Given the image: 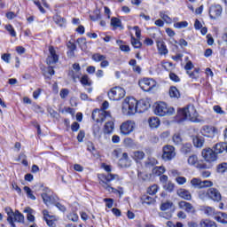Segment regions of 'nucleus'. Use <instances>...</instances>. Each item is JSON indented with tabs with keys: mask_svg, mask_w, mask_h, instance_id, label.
Wrapping results in <instances>:
<instances>
[{
	"mask_svg": "<svg viewBox=\"0 0 227 227\" xmlns=\"http://www.w3.org/2000/svg\"><path fill=\"white\" fill-rule=\"evenodd\" d=\"M179 114L184 120H188V121H192V123H201V121H203V119L200 118L196 107L192 105H189L186 107L180 109Z\"/></svg>",
	"mask_w": 227,
	"mask_h": 227,
	"instance_id": "f257e3e1",
	"label": "nucleus"
},
{
	"mask_svg": "<svg viewBox=\"0 0 227 227\" xmlns=\"http://www.w3.org/2000/svg\"><path fill=\"white\" fill-rule=\"evenodd\" d=\"M99 184L107 191L108 192H113L114 194H120V191H118L116 188L111 186L109 184L110 182H113V180H118V175L108 173L106 174H99L98 175Z\"/></svg>",
	"mask_w": 227,
	"mask_h": 227,
	"instance_id": "f03ea898",
	"label": "nucleus"
},
{
	"mask_svg": "<svg viewBox=\"0 0 227 227\" xmlns=\"http://www.w3.org/2000/svg\"><path fill=\"white\" fill-rule=\"evenodd\" d=\"M122 113L126 116H132L137 113V100L134 98H126L122 102Z\"/></svg>",
	"mask_w": 227,
	"mask_h": 227,
	"instance_id": "7ed1b4c3",
	"label": "nucleus"
},
{
	"mask_svg": "<svg viewBox=\"0 0 227 227\" xmlns=\"http://www.w3.org/2000/svg\"><path fill=\"white\" fill-rule=\"evenodd\" d=\"M154 114L157 116H173L175 114V108L168 106L164 102H160L154 105Z\"/></svg>",
	"mask_w": 227,
	"mask_h": 227,
	"instance_id": "20e7f679",
	"label": "nucleus"
},
{
	"mask_svg": "<svg viewBox=\"0 0 227 227\" xmlns=\"http://www.w3.org/2000/svg\"><path fill=\"white\" fill-rule=\"evenodd\" d=\"M138 86L143 91H152L157 87V82L153 78H143L138 82Z\"/></svg>",
	"mask_w": 227,
	"mask_h": 227,
	"instance_id": "39448f33",
	"label": "nucleus"
},
{
	"mask_svg": "<svg viewBox=\"0 0 227 227\" xmlns=\"http://www.w3.org/2000/svg\"><path fill=\"white\" fill-rule=\"evenodd\" d=\"M110 114L111 113L105 111L104 109H96L92 112L91 118L94 121H97V123H103V121L107 120V116Z\"/></svg>",
	"mask_w": 227,
	"mask_h": 227,
	"instance_id": "423d86ee",
	"label": "nucleus"
},
{
	"mask_svg": "<svg viewBox=\"0 0 227 227\" xmlns=\"http://www.w3.org/2000/svg\"><path fill=\"white\" fill-rule=\"evenodd\" d=\"M162 156L163 160H173L176 157V152L175 151V146L173 145H164L162 148Z\"/></svg>",
	"mask_w": 227,
	"mask_h": 227,
	"instance_id": "0eeeda50",
	"label": "nucleus"
},
{
	"mask_svg": "<svg viewBox=\"0 0 227 227\" xmlns=\"http://www.w3.org/2000/svg\"><path fill=\"white\" fill-rule=\"evenodd\" d=\"M134 129H136V122L133 121H126L122 122L120 127L121 134H122V136H130V134L134 132Z\"/></svg>",
	"mask_w": 227,
	"mask_h": 227,
	"instance_id": "6e6552de",
	"label": "nucleus"
},
{
	"mask_svg": "<svg viewBox=\"0 0 227 227\" xmlns=\"http://www.w3.org/2000/svg\"><path fill=\"white\" fill-rule=\"evenodd\" d=\"M191 184L194 189H207L212 187L214 183L208 180L201 181V179L194 177L191 180Z\"/></svg>",
	"mask_w": 227,
	"mask_h": 227,
	"instance_id": "1a4fd4ad",
	"label": "nucleus"
},
{
	"mask_svg": "<svg viewBox=\"0 0 227 227\" xmlns=\"http://www.w3.org/2000/svg\"><path fill=\"white\" fill-rule=\"evenodd\" d=\"M110 100H121L125 97V90L121 87H114L108 92Z\"/></svg>",
	"mask_w": 227,
	"mask_h": 227,
	"instance_id": "9d476101",
	"label": "nucleus"
},
{
	"mask_svg": "<svg viewBox=\"0 0 227 227\" xmlns=\"http://www.w3.org/2000/svg\"><path fill=\"white\" fill-rule=\"evenodd\" d=\"M201 155L206 162H215L217 156L212 148H205L202 150Z\"/></svg>",
	"mask_w": 227,
	"mask_h": 227,
	"instance_id": "9b49d317",
	"label": "nucleus"
},
{
	"mask_svg": "<svg viewBox=\"0 0 227 227\" xmlns=\"http://www.w3.org/2000/svg\"><path fill=\"white\" fill-rule=\"evenodd\" d=\"M200 133L205 137H210L213 139V137H215V134H217V129L215 127L205 125L201 128Z\"/></svg>",
	"mask_w": 227,
	"mask_h": 227,
	"instance_id": "f8f14e48",
	"label": "nucleus"
},
{
	"mask_svg": "<svg viewBox=\"0 0 227 227\" xmlns=\"http://www.w3.org/2000/svg\"><path fill=\"white\" fill-rule=\"evenodd\" d=\"M106 124L103 128L104 134H113L114 130V118L110 114L106 116Z\"/></svg>",
	"mask_w": 227,
	"mask_h": 227,
	"instance_id": "ddd939ff",
	"label": "nucleus"
},
{
	"mask_svg": "<svg viewBox=\"0 0 227 227\" xmlns=\"http://www.w3.org/2000/svg\"><path fill=\"white\" fill-rule=\"evenodd\" d=\"M50 55L46 59L47 65H54V63H58L59 61V55L56 52V50L53 46L49 47Z\"/></svg>",
	"mask_w": 227,
	"mask_h": 227,
	"instance_id": "4468645a",
	"label": "nucleus"
},
{
	"mask_svg": "<svg viewBox=\"0 0 227 227\" xmlns=\"http://www.w3.org/2000/svg\"><path fill=\"white\" fill-rule=\"evenodd\" d=\"M188 164L190 166H193V168H197L198 169H206L207 168V164L200 161V160H198V156L195 154L188 158Z\"/></svg>",
	"mask_w": 227,
	"mask_h": 227,
	"instance_id": "2eb2a0df",
	"label": "nucleus"
},
{
	"mask_svg": "<svg viewBox=\"0 0 227 227\" xmlns=\"http://www.w3.org/2000/svg\"><path fill=\"white\" fill-rule=\"evenodd\" d=\"M207 194H208V200H212V201H221L223 200V197L221 196V192L217 188H209L207 190Z\"/></svg>",
	"mask_w": 227,
	"mask_h": 227,
	"instance_id": "dca6fc26",
	"label": "nucleus"
},
{
	"mask_svg": "<svg viewBox=\"0 0 227 227\" xmlns=\"http://www.w3.org/2000/svg\"><path fill=\"white\" fill-rule=\"evenodd\" d=\"M222 13H223V7L220 4L213 5L209 9V17L214 20L215 19H218V17H221Z\"/></svg>",
	"mask_w": 227,
	"mask_h": 227,
	"instance_id": "f3484780",
	"label": "nucleus"
},
{
	"mask_svg": "<svg viewBox=\"0 0 227 227\" xmlns=\"http://www.w3.org/2000/svg\"><path fill=\"white\" fill-rule=\"evenodd\" d=\"M44 220L50 227H56V216L49 215V211L44 209L43 211Z\"/></svg>",
	"mask_w": 227,
	"mask_h": 227,
	"instance_id": "a211bd4d",
	"label": "nucleus"
},
{
	"mask_svg": "<svg viewBox=\"0 0 227 227\" xmlns=\"http://www.w3.org/2000/svg\"><path fill=\"white\" fill-rule=\"evenodd\" d=\"M132 160L129 159V154L127 153H122V157L119 160V166L121 168H130Z\"/></svg>",
	"mask_w": 227,
	"mask_h": 227,
	"instance_id": "6ab92c4d",
	"label": "nucleus"
},
{
	"mask_svg": "<svg viewBox=\"0 0 227 227\" xmlns=\"http://www.w3.org/2000/svg\"><path fill=\"white\" fill-rule=\"evenodd\" d=\"M176 194L177 196H179V198L186 200L187 201H191L192 200V195L191 194V192L185 189L181 188L177 190Z\"/></svg>",
	"mask_w": 227,
	"mask_h": 227,
	"instance_id": "aec40b11",
	"label": "nucleus"
},
{
	"mask_svg": "<svg viewBox=\"0 0 227 227\" xmlns=\"http://www.w3.org/2000/svg\"><path fill=\"white\" fill-rule=\"evenodd\" d=\"M156 44L160 56H166L168 52L166 43L163 41H157Z\"/></svg>",
	"mask_w": 227,
	"mask_h": 227,
	"instance_id": "412c9836",
	"label": "nucleus"
},
{
	"mask_svg": "<svg viewBox=\"0 0 227 227\" xmlns=\"http://www.w3.org/2000/svg\"><path fill=\"white\" fill-rule=\"evenodd\" d=\"M5 214H7L8 217H7V222L9 223V224H11L12 227H17V225H15V222L13 221V215L15 214V212H13V209H12V207H5L4 208Z\"/></svg>",
	"mask_w": 227,
	"mask_h": 227,
	"instance_id": "4be33fe9",
	"label": "nucleus"
},
{
	"mask_svg": "<svg viewBox=\"0 0 227 227\" xmlns=\"http://www.w3.org/2000/svg\"><path fill=\"white\" fill-rule=\"evenodd\" d=\"M150 105L145 100L137 101V113H145L148 111Z\"/></svg>",
	"mask_w": 227,
	"mask_h": 227,
	"instance_id": "5701e85b",
	"label": "nucleus"
},
{
	"mask_svg": "<svg viewBox=\"0 0 227 227\" xmlns=\"http://www.w3.org/2000/svg\"><path fill=\"white\" fill-rule=\"evenodd\" d=\"M131 157L136 162H141L145 159V152L143 151H135L132 153Z\"/></svg>",
	"mask_w": 227,
	"mask_h": 227,
	"instance_id": "b1692460",
	"label": "nucleus"
},
{
	"mask_svg": "<svg viewBox=\"0 0 227 227\" xmlns=\"http://www.w3.org/2000/svg\"><path fill=\"white\" fill-rule=\"evenodd\" d=\"M215 221L221 223L222 224H227V214L219 212L215 215Z\"/></svg>",
	"mask_w": 227,
	"mask_h": 227,
	"instance_id": "393cba45",
	"label": "nucleus"
},
{
	"mask_svg": "<svg viewBox=\"0 0 227 227\" xmlns=\"http://www.w3.org/2000/svg\"><path fill=\"white\" fill-rule=\"evenodd\" d=\"M178 205H179V207L185 210V212H193L194 211V207H192V204H191L189 202H185V201L182 200L178 203Z\"/></svg>",
	"mask_w": 227,
	"mask_h": 227,
	"instance_id": "a878e982",
	"label": "nucleus"
},
{
	"mask_svg": "<svg viewBox=\"0 0 227 227\" xmlns=\"http://www.w3.org/2000/svg\"><path fill=\"white\" fill-rule=\"evenodd\" d=\"M149 127L151 129H159L160 125V120L158 117H151L148 120Z\"/></svg>",
	"mask_w": 227,
	"mask_h": 227,
	"instance_id": "bb28decb",
	"label": "nucleus"
},
{
	"mask_svg": "<svg viewBox=\"0 0 227 227\" xmlns=\"http://www.w3.org/2000/svg\"><path fill=\"white\" fill-rule=\"evenodd\" d=\"M42 198H43V203H45V205H47L49 207V205H52V203H54V197L48 194V193H42Z\"/></svg>",
	"mask_w": 227,
	"mask_h": 227,
	"instance_id": "cd10ccee",
	"label": "nucleus"
},
{
	"mask_svg": "<svg viewBox=\"0 0 227 227\" xmlns=\"http://www.w3.org/2000/svg\"><path fill=\"white\" fill-rule=\"evenodd\" d=\"M200 227H217V223L212 220L203 219L200 223Z\"/></svg>",
	"mask_w": 227,
	"mask_h": 227,
	"instance_id": "c85d7f7f",
	"label": "nucleus"
},
{
	"mask_svg": "<svg viewBox=\"0 0 227 227\" xmlns=\"http://www.w3.org/2000/svg\"><path fill=\"white\" fill-rule=\"evenodd\" d=\"M13 217L15 223H20L21 224H24V215H22V213H20L19 210L14 212L12 218Z\"/></svg>",
	"mask_w": 227,
	"mask_h": 227,
	"instance_id": "c756f323",
	"label": "nucleus"
},
{
	"mask_svg": "<svg viewBox=\"0 0 227 227\" xmlns=\"http://www.w3.org/2000/svg\"><path fill=\"white\" fill-rule=\"evenodd\" d=\"M224 148H226V143H218L214 146V151L215 155L218 153H223L224 152Z\"/></svg>",
	"mask_w": 227,
	"mask_h": 227,
	"instance_id": "7c9ffc66",
	"label": "nucleus"
},
{
	"mask_svg": "<svg viewBox=\"0 0 227 227\" xmlns=\"http://www.w3.org/2000/svg\"><path fill=\"white\" fill-rule=\"evenodd\" d=\"M141 200L143 205H153V203H155V199L148 195H143Z\"/></svg>",
	"mask_w": 227,
	"mask_h": 227,
	"instance_id": "2f4dec72",
	"label": "nucleus"
},
{
	"mask_svg": "<svg viewBox=\"0 0 227 227\" xmlns=\"http://www.w3.org/2000/svg\"><path fill=\"white\" fill-rule=\"evenodd\" d=\"M81 75H82L81 71H79V74L75 70H71L68 73V76L71 77L74 82H77V79H81Z\"/></svg>",
	"mask_w": 227,
	"mask_h": 227,
	"instance_id": "473e14b6",
	"label": "nucleus"
},
{
	"mask_svg": "<svg viewBox=\"0 0 227 227\" xmlns=\"http://www.w3.org/2000/svg\"><path fill=\"white\" fill-rule=\"evenodd\" d=\"M53 20L55 22V24H57L58 26H59L60 27H63V26H65V24L67 23V21L65 20V19H63L61 16L59 15H55L53 16Z\"/></svg>",
	"mask_w": 227,
	"mask_h": 227,
	"instance_id": "72a5a7b5",
	"label": "nucleus"
},
{
	"mask_svg": "<svg viewBox=\"0 0 227 227\" xmlns=\"http://www.w3.org/2000/svg\"><path fill=\"white\" fill-rule=\"evenodd\" d=\"M169 96L171 98H180V91L176 87H170L169 89Z\"/></svg>",
	"mask_w": 227,
	"mask_h": 227,
	"instance_id": "f704fd0d",
	"label": "nucleus"
},
{
	"mask_svg": "<svg viewBox=\"0 0 227 227\" xmlns=\"http://www.w3.org/2000/svg\"><path fill=\"white\" fill-rule=\"evenodd\" d=\"M92 59L96 63H101L102 61H104V59H107V57H106V55H102L100 53H95L92 55Z\"/></svg>",
	"mask_w": 227,
	"mask_h": 227,
	"instance_id": "c9c22d12",
	"label": "nucleus"
},
{
	"mask_svg": "<svg viewBox=\"0 0 227 227\" xmlns=\"http://www.w3.org/2000/svg\"><path fill=\"white\" fill-rule=\"evenodd\" d=\"M166 173V168L164 167H155L153 169V175L155 176H160V175H164Z\"/></svg>",
	"mask_w": 227,
	"mask_h": 227,
	"instance_id": "e433bc0d",
	"label": "nucleus"
},
{
	"mask_svg": "<svg viewBox=\"0 0 227 227\" xmlns=\"http://www.w3.org/2000/svg\"><path fill=\"white\" fill-rule=\"evenodd\" d=\"M76 43H78L82 51H86V49H88V43L86 42V38H78Z\"/></svg>",
	"mask_w": 227,
	"mask_h": 227,
	"instance_id": "4c0bfd02",
	"label": "nucleus"
},
{
	"mask_svg": "<svg viewBox=\"0 0 227 227\" xmlns=\"http://www.w3.org/2000/svg\"><path fill=\"white\" fill-rule=\"evenodd\" d=\"M25 214H27V221H30V223H33L35 221V215H33V209L31 207H26L24 209Z\"/></svg>",
	"mask_w": 227,
	"mask_h": 227,
	"instance_id": "58836bf2",
	"label": "nucleus"
},
{
	"mask_svg": "<svg viewBox=\"0 0 227 227\" xmlns=\"http://www.w3.org/2000/svg\"><path fill=\"white\" fill-rule=\"evenodd\" d=\"M205 144V140L203 138L195 137L193 139V145L196 148H203V145Z\"/></svg>",
	"mask_w": 227,
	"mask_h": 227,
	"instance_id": "ea45409f",
	"label": "nucleus"
},
{
	"mask_svg": "<svg viewBox=\"0 0 227 227\" xmlns=\"http://www.w3.org/2000/svg\"><path fill=\"white\" fill-rule=\"evenodd\" d=\"M111 26H113V27H114L115 29L117 27H121V20L118 18H112Z\"/></svg>",
	"mask_w": 227,
	"mask_h": 227,
	"instance_id": "a19ab883",
	"label": "nucleus"
},
{
	"mask_svg": "<svg viewBox=\"0 0 227 227\" xmlns=\"http://www.w3.org/2000/svg\"><path fill=\"white\" fill-rule=\"evenodd\" d=\"M163 187L165 191H168V192H173V191L175 190V184H173L171 181H168L165 184H163Z\"/></svg>",
	"mask_w": 227,
	"mask_h": 227,
	"instance_id": "79ce46f5",
	"label": "nucleus"
},
{
	"mask_svg": "<svg viewBox=\"0 0 227 227\" xmlns=\"http://www.w3.org/2000/svg\"><path fill=\"white\" fill-rule=\"evenodd\" d=\"M187 74L191 79H198L200 77V68H195L193 72H187Z\"/></svg>",
	"mask_w": 227,
	"mask_h": 227,
	"instance_id": "37998d69",
	"label": "nucleus"
},
{
	"mask_svg": "<svg viewBox=\"0 0 227 227\" xmlns=\"http://www.w3.org/2000/svg\"><path fill=\"white\" fill-rule=\"evenodd\" d=\"M159 191V185L153 184L147 189L148 194H151L152 196L157 194V192Z\"/></svg>",
	"mask_w": 227,
	"mask_h": 227,
	"instance_id": "c03bdc74",
	"label": "nucleus"
},
{
	"mask_svg": "<svg viewBox=\"0 0 227 227\" xmlns=\"http://www.w3.org/2000/svg\"><path fill=\"white\" fill-rule=\"evenodd\" d=\"M160 17L162 19L163 22H166L167 24H171L172 20L166 14L165 12H160Z\"/></svg>",
	"mask_w": 227,
	"mask_h": 227,
	"instance_id": "a18cd8bd",
	"label": "nucleus"
},
{
	"mask_svg": "<svg viewBox=\"0 0 227 227\" xmlns=\"http://www.w3.org/2000/svg\"><path fill=\"white\" fill-rule=\"evenodd\" d=\"M187 26H189V23L187 21L174 23V27H176V29H184V27H187Z\"/></svg>",
	"mask_w": 227,
	"mask_h": 227,
	"instance_id": "49530a36",
	"label": "nucleus"
},
{
	"mask_svg": "<svg viewBox=\"0 0 227 227\" xmlns=\"http://www.w3.org/2000/svg\"><path fill=\"white\" fill-rule=\"evenodd\" d=\"M199 198L202 201H207V200H208V190L207 192H205L203 190L200 191L199 192Z\"/></svg>",
	"mask_w": 227,
	"mask_h": 227,
	"instance_id": "de8ad7c7",
	"label": "nucleus"
},
{
	"mask_svg": "<svg viewBox=\"0 0 227 227\" xmlns=\"http://www.w3.org/2000/svg\"><path fill=\"white\" fill-rule=\"evenodd\" d=\"M131 44L135 49H141L142 43L138 39H136L134 36L131 37Z\"/></svg>",
	"mask_w": 227,
	"mask_h": 227,
	"instance_id": "09e8293b",
	"label": "nucleus"
},
{
	"mask_svg": "<svg viewBox=\"0 0 227 227\" xmlns=\"http://www.w3.org/2000/svg\"><path fill=\"white\" fill-rule=\"evenodd\" d=\"M171 207H173V202L167 201V202L161 204L160 210H162V211L169 210V208H171Z\"/></svg>",
	"mask_w": 227,
	"mask_h": 227,
	"instance_id": "8fccbe9b",
	"label": "nucleus"
},
{
	"mask_svg": "<svg viewBox=\"0 0 227 227\" xmlns=\"http://www.w3.org/2000/svg\"><path fill=\"white\" fill-rule=\"evenodd\" d=\"M24 191L25 192H27V196L30 198V200H36V197H35V195H33V192H31V188H29L28 186H25Z\"/></svg>",
	"mask_w": 227,
	"mask_h": 227,
	"instance_id": "3c124183",
	"label": "nucleus"
},
{
	"mask_svg": "<svg viewBox=\"0 0 227 227\" xmlns=\"http://www.w3.org/2000/svg\"><path fill=\"white\" fill-rule=\"evenodd\" d=\"M173 143H175L176 145H182V137L180 136V134L176 133L173 136Z\"/></svg>",
	"mask_w": 227,
	"mask_h": 227,
	"instance_id": "603ef678",
	"label": "nucleus"
},
{
	"mask_svg": "<svg viewBox=\"0 0 227 227\" xmlns=\"http://www.w3.org/2000/svg\"><path fill=\"white\" fill-rule=\"evenodd\" d=\"M226 169H227V163L226 162L220 163L217 166L218 173H224L226 171Z\"/></svg>",
	"mask_w": 227,
	"mask_h": 227,
	"instance_id": "864d4df0",
	"label": "nucleus"
},
{
	"mask_svg": "<svg viewBox=\"0 0 227 227\" xmlns=\"http://www.w3.org/2000/svg\"><path fill=\"white\" fill-rule=\"evenodd\" d=\"M5 29L10 33L11 36H17V32H15V29L12 25H6Z\"/></svg>",
	"mask_w": 227,
	"mask_h": 227,
	"instance_id": "5fc2aeb1",
	"label": "nucleus"
},
{
	"mask_svg": "<svg viewBox=\"0 0 227 227\" xmlns=\"http://www.w3.org/2000/svg\"><path fill=\"white\" fill-rule=\"evenodd\" d=\"M192 148V145L191 144H184L182 147L183 153H189Z\"/></svg>",
	"mask_w": 227,
	"mask_h": 227,
	"instance_id": "6e6d98bb",
	"label": "nucleus"
},
{
	"mask_svg": "<svg viewBox=\"0 0 227 227\" xmlns=\"http://www.w3.org/2000/svg\"><path fill=\"white\" fill-rule=\"evenodd\" d=\"M67 219H69V221H73V223H77L79 220V215H77L75 213H70L67 215Z\"/></svg>",
	"mask_w": 227,
	"mask_h": 227,
	"instance_id": "4d7b16f0",
	"label": "nucleus"
},
{
	"mask_svg": "<svg viewBox=\"0 0 227 227\" xmlns=\"http://www.w3.org/2000/svg\"><path fill=\"white\" fill-rule=\"evenodd\" d=\"M80 82H82V84H83V86H90V84H91L90 82V78H88V75H83L81 78Z\"/></svg>",
	"mask_w": 227,
	"mask_h": 227,
	"instance_id": "13d9d810",
	"label": "nucleus"
},
{
	"mask_svg": "<svg viewBox=\"0 0 227 227\" xmlns=\"http://www.w3.org/2000/svg\"><path fill=\"white\" fill-rule=\"evenodd\" d=\"M176 182L178 184V185H184V184L187 183V178L179 176L176 178Z\"/></svg>",
	"mask_w": 227,
	"mask_h": 227,
	"instance_id": "bf43d9fd",
	"label": "nucleus"
},
{
	"mask_svg": "<svg viewBox=\"0 0 227 227\" xmlns=\"http://www.w3.org/2000/svg\"><path fill=\"white\" fill-rule=\"evenodd\" d=\"M213 111H215L216 114H226V112H224L223 108L217 105L213 106Z\"/></svg>",
	"mask_w": 227,
	"mask_h": 227,
	"instance_id": "052dcab7",
	"label": "nucleus"
},
{
	"mask_svg": "<svg viewBox=\"0 0 227 227\" xmlns=\"http://www.w3.org/2000/svg\"><path fill=\"white\" fill-rule=\"evenodd\" d=\"M169 176H173L174 178H176L177 176H180V171L173 168L168 171Z\"/></svg>",
	"mask_w": 227,
	"mask_h": 227,
	"instance_id": "680f3d73",
	"label": "nucleus"
},
{
	"mask_svg": "<svg viewBox=\"0 0 227 227\" xmlns=\"http://www.w3.org/2000/svg\"><path fill=\"white\" fill-rule=\"evenodd\" d=\"M163 68H165V70H167L168 72H169L170 70H173V68H175V67L173 66V63L171 62H165L162 65Z\"/></svg>",
	"mask_w": 227,
	"mask_h": 227,
	"instance_id": "e2e57ef3",
	"label": "nucleus"
},
{
	"mask_svg": "<svg viewBox=\"0 0 227 227\" xmlns=\"http://www.w3.org/2000/svg\"><path fill=\"white\" fill-rule=\"evenodd\" d=\"M68 93H70V91L68 90V89H62V90H60V93H59L60 98L65 99L66 98L68 97Z\"/></svg>",
	"mask_w": 227,
	"mask_h": 227,
	"instance_id": "0e129e2a",
	"label": "nucleus"
},
{
	"mask_svg": "<svg viewBox=\"0 0 227 227\" xmlns=\"http://www.w3.org/2000/svg\"><path fill=\"white\" fill-rule=\"evenodd\" d=\"M194 68V64H192V61L189 60L186 65L184 66V70L187 72H191L190 70H192Z\"/></svg>",
	"mask_w": 227,
	"mask_h": 227,
	"instance_id": "69168bd1",
	"label": "nucleus"
},
{
	"mask_svg": "<svg viewBox=\"0 0 227 227\" xmlns=\"http://www.w3.org/2000/svg\"><path fill=\"white\" fill-rule=\"evenodd\" d=\"M169 79H171L174 82H180V77L175 73L169 74Z\"/></svg>",
	"mask_w": 227,
	"mask_h": 227,
	"instance_id": "338daca9",
	"label": "nucleus"
},
{
	"mask_svg": "<svg viewBox=\"0 0 227 227\" xmlns=\"http://www.w3.org/2000/svg\"><path fill=\"white\" fill-rule=\"evenodd\" d=\"M215 212V209L211 207H206L204 208V213L207 215H213Z\"/></svg>",
	"mask_w": 227,
	"mask_h": 227,
	"instance_id": "774afa93",
	"label": "nucleus"
}]
</instances>
